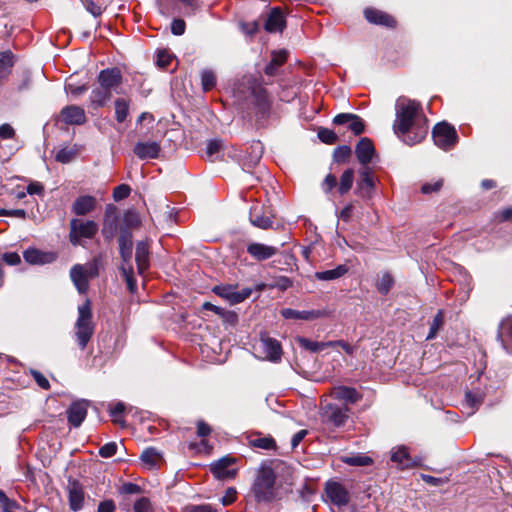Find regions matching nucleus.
I'll return each instance as SVG.
<instances>
[{
  "label": "nucleus",
  "instance_id": "f257e3e1",
  "mask_svg": "<svg viewBox=\"0 0 512 512\" xmlns=\"http://www.w3.org/2000/svg\"><path fill=\"white\" fill-rule=\"evenodd\" d=\"M394 133L404 143H420L428 133L427 119L416 100L400 96L395 103Z\"/></svg>",
  "mask_w": 512,
  "mask_h": 512
},
{
  "label": "nucleus",
  "instance_id": "f03ea898",
  "mask_svg": "<svg viewBox=\"0 0 512 512\" xmlns=\"http://www.w3.org/2000/svg\"><path fill=\"white\" fill-rule=\"evenodd\" d=\"M237 91L244 95L257 121L265 120L269 116L271 100L257 78L244 76Z\"/></svg>",
  "mask_w": 512,
  "mask_h": 512
},
{
  "label": "nucleus",
  "instance_id": "7ed1b4c3",
  "mask_svg": "<svg viewBox=\"0 0 512 512\" xmlns=\"http://www.w3.org/2000/svg\"><path fill=\"white\" fill-rule=\"evenodd\" d=\"M276 475L271 464H262L252 486L253 494L258 502H270L275 497Z\"/></svg>",
  "mask_w": 512,
  "mask_h": 512
},
{
  "label": "nucleus",
  "instance_id": "20e7f679",
  "mask_svg": "<svg viewBox=\"0 0 512 512\" xmlns=\"http://www.w3.org/2000/svg\"><path fill=\"white\" fill-rule=\"evenodd\" d=\"M75 338L80 349H85L94 333L91 303L87 299L78 307V318L75 323Z\"/></svg>",
  "mask_w": 512,
  "mask_h": 512
},
{
  "label": "nucleus",
  "instance_id": "39448f33",
  "mask_svg": "<svg viewBox=\"0 0 512 512\" xmlns=\"http://www.w3.org/2000/svg\"><path fill=\"white\" fill-rule=\"evenodd\" d=\"M350 408L346 405L328 403L321 408L320 416L324 424L330 427H342L349 418Z\"/></svg>",
  "mask_w": 512,
  "mask_h": 512
},
{
  "label": "nucleus",
  "instance_id": "423d86ee",
  "mask_svg": "<svg viewBox=\"0 0 512 512\" xmlns=\"http://www.w3.org/2000/svg\"><path fill=\"white\" fill-rule=\"evenodd\" d=\"M98 232V224L93 220L74 218L70 220L69 240L73 245H80L81 239H91Z\"/></svg>",
  "mask_w": 512,
  "mask_h": 512
},
{
  "label": "nucleus",
  "instance_id": "0eeeda50",
  "mask_svg": "<svg viewBox=\"0 0 512 512\" xmlns=\"http://www.w3.org/2000/svg\"><path fill=\"white\" fill-rule=\"evenodd\" d=\"M432 137L434 143L445 150L449 149L457 142V133L455 128L446 122L438 123L434 127Z\"/></svg>",
  "mask_w": 512,
  "mask_h": 512
},
{
  "label": "nucleus",
  "instance_id": "6e6552de",
  "mask_svg": "<svg viewBox=\"0 0 512 512\" xmlns=\"http://www.w3.org/2000/svg\"><path fill=\"white\" fill-rule=\"evenodd\" d=\"M390 460L401 470L419 467L422 462L420 457H411L408 447L404 445L396 446L391 449Z\"/></svg>",
  "mask_w": 512,
  "mask_h": 512
},
{
  "label": "nucleus",
  "instance_id": "1a4fd4ad",
  "mask_svg": "<svg viewBox=\"0 0 512 512\" xmlns=\"http://www.w3.org/2000/svg\"><path fill=\"white\" fill-rule=\"evenodd\" d=\"M257 349L262 353V358L271 362H279L282 356L281 344L278 340L267 335H261Z\"/></svg>",
  "mask_w": 512,
  "mask_h": 512
},
{
  "label": "nucleus",
  "instance_id": "9d476101",
  "mask_svg": "<svg viewBox=\"0 0 512 512\" xmlns=\"http://www.w3.org/2000/svg\"><path fill=\"white\" fill-rule=\"evenodd\" d=\"M375 183L373 171L370 167H361L359 179L356 183L355 194L363 199H370L373 195Z\"/></svg>",
  "mask_w": 512,
  "mask_h": 512
},
{
  "label": "nucleus",
  "instance_id": "9b49d317",
  "mask_svg": "<svg viewBox=\"0 0 512 512\" xmlns=\"http://www.w3.org/2000/svg\"><path fill=\"white\" fill-rule=\"evenodd\" d=\"M325 493L331 504L341 508L350 501L347 489L336 481H328L325 486Z\"/></svg>",
  "mask_w": 512,
  "mask_h": 512
},
{
  "label": "nucleus",
  "instance_id": "f8f14e48",
  "mask_svg": "<svg viewBox=\"0 0 512 512\" xmlns=\"http://www.w3.org/2000/svg\"><path fill=\"white\" fill-rule=\"evenodd\" d=\"M89 401L80 399L74 401L67 410V419L71 426L77 428L81 426L87 416Z\"/></svg>",
  "mask_w": 512,
  "mask_h": 512
},
{
  "label": "nucleus",
  "instance_id": "ddd939ff",
  "mask_svg": "<svg viewBox=\"0 0 512 512\" xmlns=\"http://www.w3.org/2000/svg\"><path fill=\"white\" fill-rule=\"evenodd\" d=\"M118 209L112 204H109L106 206L105 214H104V220H103V227H102V234L105 239L111 240L116 235L117 229H118Z\"/></svg>",
  "mask_w": 512,
  "mask_h": 512
},
{
  "label": "nucleus",
  "instance_id": "4468645a",
  "mask_svg": "<svg viewBox=\"0 0 512 512\" xmlns=\"http://www.w3.org/2000/svg\"><path fill=\"white\" fill-rule=\"evenodd\" d=\"M23 258L30 265H45L54 262L57 254L30 247L23 252Z\"/></svg>",
  "mask_w": 512,
  "mask_h": 512
},
{
  "label": "nucleus",
  "instance_id": "2eb2a0df",
  "mask_svg": "<svg viewBox=\"0 0 512 512\" xmlns=\"http://www.w3.org/2000/svg\"><path fill=\"white\" fill-rule=\"evenodd\" d=\"M97 82L110 91L119 93L118 88L122 84L121 71L118 68L104 69L98 74Z\"/></svg>",
  "mask_w": 512,
  "mask_h": 512
},
{
  "label": "nucleus",
  "instance_id": "dca6fc26",
  "mask_svg": "<svg viewBox=\"0 0 512 512\" xmlns=\"http://www.w3.org/2000/svg\"><path fill=\"white\" fill-rule=\"evenodd\" d=\"M234 462L235 459L232 457H223L215 463H212L210 470L217 479H232L236 475V469L231 468Z\"/></svg>",
  "mask_w": 512,
  "mask_h": 512
},
{
  "label": "nucleus",
  "instance_id": "f3484780",
  "mask_svg": "<svg viewBox=\"0 0 512 512\" xmlns=\"http://www.w3.org/2000/svg\"><path fill=\"white\" fill-rule=\"evenodd\" d=\"M67 491L70 509L74 512L81 510L85 501V492L82 485L76 480L69 481Z\"/></svg>",
  "mask_w": 512,
  "mask_h": 512
},
{
  "label": "nucleus",
  "instance_id": "a211bd4d",
  "mask_svg": "<svg viewBox=\"0 0 512 512\" xmlns=\"http://www.w3.org/2000/svg\"><path fill=\"white\" fill-rule=\"evenodd\" d=\"M330 395L333 399L342 401L343 405L355 404L361 400L362 395L353 387L336 386L332 388Z\"/></svg>",
  "mask_w": 512,
  "mask_h": 512
},
{
  "label": "nucleus",
  "instance_id": "6ab92c4d",
  "mask_svg": "<svg viewBox=\"0 0 512 512\" xmlns=\"http://www.w3.org/2000/svg\"><path fill=\"white\" fill-rule=\"evenodd\" d=\"M355 154L362 167H369L368 164L375 155V148L372 141L367 137L361 138L355 147Z\"/></svg>",
  "mask_w": 512,
  "mask_h": 512
},
{
  "label": "nucleus",
  "instance_id": "aec40b11",
  "mask_svg": "<svg viewBox=\"0 0 512 512\" xmlns=\"http://www.w3.org/2000/svg\"><path fill=\"white\" fill-rule=\"evenodd\" d=\"M328 311L326 310H307V311H298L291 308H285L281 310V315L285 319H295V320H306L312 321L318 318L328 316Z\"/></svg>",
  "mask_w": 512,
  "mask_h": 512
},
{
  "label": "nucleus",
  "instance_id": "412c9836",
  "mask_svg": "<svg viewBox=\"0 0 512 512\" xmlns=\"http://www.w3.org/2000/svg\"><path fill=\"white\" fill-rule=\"evenodd\" d=\"M160 151V144L156 141L137 142L133 149L134 154L141 160L156 159Z\"/></svg>",
  "mask_w": 512,
  "mask_h": 512
},
{
  "label": "nucleus",
  "instance_id": "4be33fe9",
  "mask_svg": "<svg viewBox=\"0 0 512 512\" xmlns=\"http://www.w3.org/2000/svg\"><path fill=\"white\" fill-rule=\"evenodd\" d=\"M335 125L348 124V128L354 132L355 135H359L364 131L365 125L363 120L356 114L351 113H340L333 119Z\"/></svg>",
  "mask_w": 512,
  "mask_h": 512
},
{
  "label": "nucleus",
  "instance_id": "5701e85b",
  "mask_svg": "<svg viewBox=\"0 0 512 512\" xmlns=\"http://www.w3.org/2000/svg\"><path fill=\"white\" fill-rule=\"evenodd\" d=\"M278 250L279 249L275 246L258 242L251 243L247 246V252L257 261H264L275 256Z\"/></svg>",
  "mask_w": 512,
  "mask_h": 512
},
{
  "label": "nucleus",
  "instance_id": "b1692460",
  "mask_svg": "<svg viewBox=\"0 0 512 512\" xmlns=\"http://www.w3.org/2000/svg\"><path fill=\"white\" fill-rule=\"evenodd\" d=\"M61 117L66 124L70 125H81L86 121L84 109L76 105L64 107L61 110Z\"/></svg>",
  "mask_w": 512,
  "mask_h": 512
},
{
  "label": "nucleus",
  "instance_id": "393cba45",
  "mask_svg": "<svg viewBox=\"0 0 512 512\" xmlns=\"http://www.w3.org/2000/svg\"><path fill=\"white\" fill-rule=\"evenodd\" d=\"M119 250L120 255L123 261V265L129 266L131 265V259H132V248H133V242H132V234L128 230H122L119 238Z\"/></svg>",
  "mask_w": 512,
  "mask_h": 512
},
{
  "label": "nucleus",
  "instance_id": "a878e982",
  "mask_svg": "<svg viewBox=\"0 0 512 512\" xmlns=\"http://www.w3.org/2000/svg\"><path fill=\"white\" fill-rule=\"evenodd\" d=\"M364 15L366 20L373 24L383 25L386 27H394L396 24V21L392 16L377 9L367 8L364 11Z\"/></svg>",
  "mask_w": 512,
  "mask_h": 512
},
{
  "label": "nucleus",
  "instance_id": "bb28decb",
  "mask_svg": "<svg viewBox=\"0 0 512 512\" xmlns=\"http://www.w3.org/2000/svg\"><path fill=\"white\" fill-rule=\"evenodd\" d=\"M96 203V198L93 196H79L73 203L72 211L77 216H84L96 208Z\"/></svg>",
  "mask_w": 512,
  "mask_h": 512
},
{
  "label": "nucleus",
  "instance_id": "cd10ccee",
  "mask_svg": "<svg viewBox=\"0 0 512 512\" xmlns=\"http://www.w3.org/2000/svg\"><path fill=\"white\" fill-rule=\"evenodd\" d=\"M286 26L284 16L279 8H273L265 22V30L270 33L282 32Z\"/></svg>",
  "mask_w": 512,
  "mask_h": 512
},
{
  "label": "nucleus",
  "instance_id": "c85d7f7f",
  "mask_svg": "<svg viewBox=\"0 0 512 512\" xmlns=\"http://www.w3.org/2000/svg\"><path fill=\"white\" fill-rule=\"evenodd\" d=\"M149 244L147 241H140L136 245L135 261L139 274H143L149 267Z\"/></svg>",
  "mask_w": 512,
  "mask_h": 512
},
{
  "label": "nucleus",
  "instance_id": "c756f323",
  "mask_svg": "<svg viewBox=\"0 0 512 512\" xmlns=\"http://www.w3.org/2000/svg\"><path fill=\"white\" fill-rule=\"evenodd\" d=\"M112 91L105 88L101 84H98L90 94L89 100L90 104L94 109L99 107H103L106 103L111 99Z\"/></svg>",
  "mask_w": 512,
  "mask_h": 512
},
{
  "label": "nucleus",
  "instance_id": "7c9ffc66",
  "mask_svg": "<svg viewBox=\"0 0 512 512\" xmlns=\"http://www.w3.org/2000/svg\"><path fill=\"white\" fill-rule=\"evenodd\" d=\"M247 439L251 447L263 450L276 449V442L270 435L251 434Z\"/></svg>",
  "mask_w": 512,
  "mask_h": 512
},
{
  "label": "nucleus",
  "instance_id": "2f4dec72",
  "mask_svg": "<svg viewBox=\"0 0 512 512\" xmlns=\"http://www.w3.org/2000/svg\"><path fill=\"white\" fill-rule=\"evenodd\" d=\"M100 258L94 257L91 261L85 264H76L73 266L74 275L78 276V273L82 271L91 280L99 275Z\"/></svg>",
  "mask_w": 512,
  "mask_h": 512
},
{
  "label": "nucleus",
  "instance_id": "473e14b6",
  "mask_svg": "<svg viewBox=\"0 0 512 512\" xmlns=\"http://www.w3.org/2000/svg\"><path fill=\"white\" fill-rule=\"evenodd\" d=\"M263 155V145L260 141L253 142L247 149V156L244 158V165L251 168L259 163Z\"/></svg>",
  "mask_w": 512,
  "mask_h": 512
},
{
  "label": "nucleus",
  "instance_id": "72a5a7b5",
  "mask_svg": "<svg viewBox=\"0 0 512 512\" xmlns=\"http://www.w3.org/2000/svg\"><path fill=\"white\" fill-rule=\"evenodd\" d=\"M287 61V51L280 50L272 53L271 61L265 67V74L268 76H275L278 68Z\"/></svg>",
  "mask_w": 512,
  "mask_h": 512
},
{
  "label": "nucleus",
  "instance_id": "f704fd0d",
  "mask_svg": "<svg viewBox=\"0 0 512 512\" xmlns=\"http://www.w3.org/2000/svg\"><path fill=\"white\" fill-rule=\"evenodd\" d=\"M14 64L15 56L11 51L0 52V80L8 78Z\"/></svg>",
  "mask_w": 512,
  "mask_h": 512
},
{
  "label": "nucleus",
  "instance_id": "c9c22d12",
  "mask_svg": "<svg viewBox=\"0 0 512 512\" xmlns=\"http://www.w3.org/2000/svg\"><path fill=\"white\" fill-rule=\"evenodd\" d=\"M502 345L507 352L512 353V317L501 323V332L498 334Z\"/></svg>",
  "mask_w": 512,
  "mask_h": 512
},
{
  "label": "nucleus",
  "instance_id": "e433bc0d",
  "mask_svg": "<svg viewBox=\"0 0 512 512\" xmlns=\"http://www.w3.org/2000/svg\"><path fill=\"white\" fill-rule=\"evenodd\" d=\"M296 341L301 348H303L307 351H310L312 353L321 352L331 346L330 341L318 342V341H313V340H310V339L302 337V336L297 337Z\"/></svg>",
  "mask_w": 512,
  "mask_h": 512
},
{
  "label": "nucleus",
  "instance_id": "4c0bfd02",
  "mask_svg": "<svg viewBox=\"0 0 512 512\" xmlns=\"http://www.w3.org/2000/svg\"><path fill=\"white\" fill-rule=\"evenodd\" d=\"M347 272L348 268L346 265H338L334 269L316 272L315 278L321 281H331L341 278Z\"/></svg>",
  "mask_w": 512,
  "mask_h": 512
},
{
  "label": "nucleus",
  "instance_id": "58836bf2",
  "mask_svg": "<svg viewBox=\"0 0 512 512\" xmlns=\"http://www.w3.org/2000/svg\"><path fill=\"white\" fill-rule=\"evenodd\" d=\"M261 210L258 207H253L250 210V222L253 226L268 229L272 226V220L269 216L261 214Z\"/></svg>",
  "mask_w": 512,
  "mask_h": 512
},
{
  "label": "nucleus",
  "instance_id": "ea45409f",
  "mask_svg": "<svg viewBox=\"0 0 512 512\" xmlns=\"http://www.w3.org/2000/svg\"><path fill=\"white\" fill-rule=\"evenodd\" d=\"M161 454L159 453L158 450H156L155 448L153 447H149V448H146L141 456H140V459L141 461L147 466V468L149 469H154L158 466V464L160 463L161 461Z\"/></svg>",
  "mask_w": 512,
  "mask_h": 512
},
{
  "label": "nucleus",
  "instance_id": "a19ab883",
  "mask_svg": "<svg viewBox=\"0 0 512 512\" xmlns=\"http://www.w3.org/2000/svg\"><path fill=\"white\" fill-rule=\"evenodd\" d=\"M70 278L80 294H85L88 291L90 279L83 271L76 276L74 275L72 267L70 270Z\"/></svg>",
  "mask_w": 512,
  "mask_h": 512
},
{
  "label": "nucleus",
  "instance_id": "79ce46f5",
  "mask_svg": "<svg viewBox=\"0 0 512 512\" xmlns=\"http://www.w3.org/2000/svg\"><path fill=\"white\" fill-rule=\"evenodd\" d=\"M115 118L117 122H124L129 115V101L124 98H118L114 102Z\"/></svg>",
  "mask_w": 512,
  "mask_h": 512
},
{
  "label": "nucleus",
  "instance_id": "37998d69",
  "mask_svg": "<svg viewBox=\"0 0 512 512\" xmlns=\"http://www.w3.org/2000/svg\"><path fill=\"white\" fill-rule=\"evenodd\" d=\"M201 86L203 91L208 92L212 90L217 83V77L213 70L204 69L201 72Z\"/></svg>",
  "mask_w": 512,
  "mask_h": 512
},
{
  "label": "nucleus",
  "instance_id": "c03bdc74",
  "mask_svg": "<svg viewBox=\"0 0 512 512\" xmlns=\"http://www.w3.org/2000/svg\"><path fill=\"white\" fill-rule=\"evenodd\" d=\"M354 181V171L352 169L345 170L340 178V183L338 187V191L341 195L346 194L353 185Z\"/></svg>",
  "mask_w": 512,
  "mask_h": 512
},
{
  "label": "nucleus",
  "instance_id": "a18cd8bd",
  "mask_svg": "<svg viewBox=\"0 0 512 512\" xmlns=\"http://www.w3.org/2000/svg\"><path fill=\"white\" fill-rule=\"evenodd\" d=\"M393 284L394 279L392 275L388 272H385L378 279L376 287L381 294L386 295L392 288Z\"/></svg>",
  "mask_w": 512,
  "mask_h": 512
},
{
  "label": "nucleus",
  "instance_id": "49530a36",
  "mask_svg": "<svg viewBox=\"0 0 512 512\" xmlns=\"http://www.w3.org/2000/svg\"><path fill=\"white\" fill-rule=\"evenodd\" d=\"M466 404L471 408L470 414L474 413V409L477 408L483 401V395L480 392L468 391L465 394Z\"/></svg>",
  "mask_w": 512,
  "mask_h": 512
},
{
  "label": "nucleus",
  "instance_id": "de8ad7c7",
  "mask_svg": "<svg viewBox=\"0 0 512 512\" xmlns=\"http://www.w3.org/2000/svg\"><path fill=\"white\" fill-rule=\"evenodd\" d=\"M121 273L127 283L128 289L131 292H134L137 288V284H136V279L134 277L132 265H129V266L122 265Z\"/></svg>",
  "mask_w": 512,
  "mask_h": 512
},
{
  "label": "nucleus",
  "instance_id": "09e8293b",
  "mask_svg": "<svg viewBox=\"0 0 512 512\" xmlns=\"http://www.w3.org/2000/svg\"><path fill=\"white\" fill-rule=\"evenodd\" d=\"M124 410L125 405L122 402H118L110 408L109 413L114 423L124 426L125 421L121 417Z\"/></svg>",
  "mask_w": 512,
  "mask_h": 512
},
{
  "label": "nucleus",
  "instance_id": "8fccbe9b",
  "mask_svg": "<svg viewBox=\"0 0 512 512\" xmlns=\"http://www.w3.org/2000/svg\"><path fill=\"white\" fill-rule=\"evenodd\" d=\"M222 142L219 140H211L207 143L206 146V155L211 160L214 161L220 151L222 150Z\"/></svg>",
  "mask_w": 512,
  "mask_h": 512
},
{
  "label": "nucleus",
  "instance_id": "3c124183",
  "mask_svg": "<svg viewBox=\"0 0 512 512\" xmlns=\"http://www.w3.org/2000/svg\"><path fill=\"white\" fill-rule=\"evenodd\" d=\"M251 293H252V289H250V288H244L240 291H237L236 288L234 287V289L232 291V295L229 299V302L231 304L241 303L245 299H247L251 295Z\"/></svg>",
  "mask_w": 512,
  "mask_h": 512
},
{
  "label": "nucleus",
  "instance_id": "603ef678",
  "mask_svg": "<svg viewBox=\"0 0 512 512\" xmlns=\"http://www.w3.org/2000/svg\"><path fill=\"white\" fill-rule=\"evenodd\" d=\"M442 325H443V314L441 311H438V313L435 315L433 322L430 326V331L427 336V340L433 339L436 336L438 330L441 328Z\"/></svg>",
  "mask_w": 512,
  "mask_h": 512
},
{
  "label": "nucleus",
  "instance_id": "864d4df0",
  "mask_svg": "<svg viewBox=\"0 0 512 512\" xmlns=\"http://www.w3.org/2000/svg\"><path fill=\"white\" fill-rule=\"evenodd\" d=\"M443 186V179L439 178L436 180H433L432 182L424 183L421 186V192L423 194H431L434 192H438Z\"/></svg>",
  "mask_w": 512,
  "mask_h": 512
},
{
  "label": "nucleus",
  "instance_id": "5fc2aeb1",
  "mask_svg": "<svg viewBox=\"0 0 512 512\" xmlns=\"http://www.w3.org/2000/svg\"><path fill=\"white\" fill-rule=\"evenodd\" d=\"M318 138L326 144H333L337 140V135L333 130L328 128H321L318 131Z\"/></svg>",
  "mask_w": 512,
  "mask_h": 512
},
{
  "label": "nucleus",
  "instance_id": "6e6d98bb",
  "mask_svg": "<svg viewBox=\"0 0 512 512\" xmlns=\"http://www.w3.org/2000/svg\"><path fill=\"white\" fill-rule=\"evenodd\" d=\"M351 154V148L347 145L340 146L334 151V159L336 162H345Z\"/></svg>",
  "mask_w": 512,
  "mask_h": 512
},
{
  "label": "nucleus",
  "instance_id": "4d7b16f0",
  "mask_svg": "<svg viewBox=\"0 0 512 512\" xmlns=\"http://www.w3.org/2000/svg\"><path fill=\"white\" fill-rule=\"evenodd\" d=\"M345 462L347 464L353 465V466H367L372 463V460L368 456L358 455V456L347 457L345 459Z\"/></svg>",
  "mask_w": 512,
  "mask_h": 512
},
{
  "label": "nucleus",
  "instance_id": "13d9d810",
  "mask_svg": "<svg viewBox=\"0 0 512 512\" xmlns=\"http://www.w3.org/2000/svg\"><path fill=\"white\" fill-rule=\"evenodd\" d=\"M130 192L131 189L128 185L121 184L114 189L113 198L115 201L123 200L129 196Z\"/></svg>",
  "mask_w": 512,
  "mask_h": 512
},
{
  "label": "nucleus",
  "instance_id": "bf43d9fd",
  "mask_svg": "<svg viewBox=\"0 0 512 512\" xmlns=\"http://www.w3.org/2000/svg\"><path fill=\"white\" fill-rule=\"evenodd\" d=\"M116 452L117 444L115 442L106 443L99 449V454L103 458H110L114 456Z\"/></svg>",
  "mask_w": 512,
  "mask_h": 512
},
{
  "label": "nucleus",
  "instance_id": "052dcab7",
  "mask_svg": "<svg viewBox=\"0 0 512 512\" xmlns=\"http://www.w3.org/2000/svg\"><path fill=\"white\" fill-rule=\"evenodd\" d=\"M74 156L75 152L73 150L62 148L57 152L55 158L58 162L68 163L74 158Z\"/></svg>",
  "mask_w": 512,
  "mask_h": 512
},
{
  "label": "nucleus",
  "instance_id": "680f3d73",
  "mask_svg": "<svg viewBox=\"0 0 512 512\" xmlns=\"http://www.w3.org/2000/svg\"><path fill=\"white\" fill-rule=\"evenodd\" d=\"M30 374L33 377V379L35 380V382L38 384L39 387H41L42 389H45V390L50 388V383H49L48 379L41 372H39L37 370H31Z\"/></svg>",
  "mask_w": 512,
  "mask_h": 512
},
{
  "label": "nucleus",
  "instance_id": "e2e57ef3",
  "mask_svg": "<svg viewBox=\"0 0 512 512\" xmlns=\"http://www.w3.org/2000/svg\"><path fill=\"white\" fill-rule=\"evenodd\" d=\"M150 500L146 497L138 499L134 504V512H151Z\"/></svg>",
  "mask_w": 512,
  "mask_h": 512
},
{
  "label": "nucleus",
  "instance_id": "0e129e2a",
  "mask_svg": "<svg viewBox=\"0 0 512 512\" xmlns=\"http://www.w3.org/2000/svg\"><path fill=\"white\" fill-rule=\"evenodd\" d=\"M234 287L231 286V285H225V286H215L213 288V292L222 297V298H225L229 301L231 295H232V291H233Z\"/></svg>",
  "mask_w": 512,
  "mask_h": 512
},
{
  "label": "nucleus",
  "instance_id": "69168bd1",
  "mask_svg": "<svg viewBox=\"0 0 512 512\" xmlns=\"http://www.w3.org/2000/svg\"><path fill=\"white\" fill-rule=\"evenodd\" d=\"M337 185V179L333 174H328L323 183H322V189L326 194H329Z\"/></svg>",
  "mask_w": 512,
  "mask_h": 512
},
{
  "label": "nucleus",
  "instance_id": "338daca9",
  "mask_svg": "<svg viewBox=\"0 0 512 512\" xmlns=\"http://www.w3.org/2000/svg\"><path fill=\"white\" fill-rule=\"evenodd\" d=\"M185 28L186 24L182 19H174L171 23V32L176 36L184 34Z\"/></svg>",
  "mask_w": 512,
  "mask_h": 512
},
{
  "label": "nucleus",
  "instance_id": "774afa93",
  "mask_svg": "<svg viewBox=\"0 0 512 512\" xmlns=\"http://www.w3.org/2000/svg\"><path fill=\"white\" fill-rule=\"evenodd\" d=\"M172 57L166 51H159L157 54V65L161 68H166L170 65Z\"/></svg>",
  "mask_w": 512,
  "mask_h": 512
}]
</instances>
